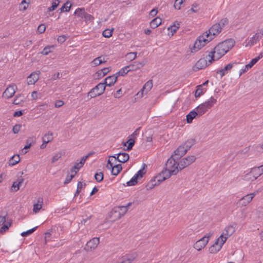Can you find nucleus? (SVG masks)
Wrapping results in <instances>:
<instances>
[{
    "instance_id": "25",
    "label": "nucleus",
    "mask_w": 263,
    "mask_h": 263,
    "mask_svg": "<svg viewBox=\"0 0 263 263\" xmlns=\"http://www.w3.org/2000/svg\"><path fill=\"white\" fill-rule=\"evenodd\" d=\"M110 70V67L104 68L100 70H98L95 73V77L97 79H100L101 78H103L106 74H107Z\"/></svg>"
},
{
    "instance_id": "3",
    "label": "nucleus",
    "mask_w": 263,
    "mask_h": 263,
    "mask_svg": "<svg viewBox=\"0 0 263 263\" xmlns=\"http://www.w3.org/2000/svg\"><path fill=\"white\" fill-rule=\"evenodd\" d=\"M211 41V38L208 37V34L203 33L198 36L194 45L190 47V50L192 53H195L200 50Z\"/></svg>"
},
{
    "instance_id": "31",
    "label": "nucleus",
    "mask_w": 263,
    "mask_h": 263,
    "mask_svg": "<svg viewBox=\"0 0 263 263\" xmlns=\"http://www.w3.org/2000/svg\"><path fill=\"white\" fill-rule=\"evenodd\" d=\"M30 4V0H23L19 5L18 10L20 11H26Z\"/></svg>"
},
{
    "instance_id": "9",
    "label": "nucleus",
    "mask_w": 263,
    "mask_h": 263,
    "mask_svg": "<svg viewBox=\"0 0 263 263\" xmlns=\"http://www.w3.org/2000/svg\"><path fill=\"white\" fill-rule=\"evenodd\" d=\"M196 160V157L194 155H191L181 159L178 162L179 167L181 170L192 164Z\"/></svg>"
},
{
    "instance_id": "50",
    "label": "nucleus",
    "mask_w": 263,
    "mask_h": 263,
    "mask_svg": "<svg viewBox=\"0 0 263 263\" xmlns=\"http://www.w3.org/2000/svg\"><path fill=\"white\" fill-rule=\"evenodd\" d=\"M71 7V4L70 3V2L69 1H67L61 7V11L62 12H68V11H69Z\"/></svg>"
},
{
    "instance_id": "51",
    "label": "nucleus",
    "mask_w": 263,
    "mask_h": 263,
    "mask_svg": "<svg viewBox=\"0 0 263 263\" xmlns=\"http://www.w3.org/2000/svg\"><path fill=\"white\" fill-rule=\"evenodd\" d=\"M159 185L157 182H155L153 179L151 180L146 185V188L147 190H151L154 188L155 186Z\"/></svg>"
},
{
    "instance_id": "7",
    "label": "nucleus",
    "mask_w": 263,
    "mask_h": 263,
    "mask_svg": "<svg viewBox=\"0 0 263 263\" xmlns=\"http://www.w3.org/2000/svg\"><path fill=\"white\" fill-rule=\"evenodd\" d=\"M216 102V99L214 98L213 97H211L207 101L198 105L196 109L198 112L199 116H201L204 114L209 109L212 108Z\"/></svg>"
},
{
    "instance_id": "5",
    "label": "nucleus",
    "mask_w": 263,
    "mask_h": 263,
    "mask_svg": "<svg viewBox=\"0 0 263 263\" xmlns=\"http://www.w3.org/2000/svg\"><path fill=\"white\" fill-rule=\"evenodd\" d=\"M228 23V20L226 18L221 20L218 23L213 25L205 34H208V37L211 38V40L215 35L218 34L221 31L224 25Z\"/></svg>"
},
{
    "instance_id": "64",
    "label": "nucleus",
    "mask_w": 263,
    "mask_h": 263,
    "mask_svg": "<svg viewBox=\"0 0 263 263\" xmlns=\"http://www.w3.org/2000/svg\"><path fill=\"white\" fill-rule=\"evenodd\" d=\"M85 19V21L86 22H91L92 21L93 17L92 15H91L90 14H89L87 13H86L85 16H84V18Z\"/></svg>"
},
{
    "instance_id": "30",
    "label": "nucleus",
    "mask_w": 263,
    "mask_h": 263,
    "mask_svg": "<svg viewBox=\"0 0 263 263\" xmlns=\"http://www.w3.org/2000/svg\"><path fill=\"white\" fill-rule=\"evenodd\" d=\"M23 181L24 179L20 178L18 179L16 181L14 182L11 186V191L13 192L17 191L20 189V187L22 185Z\"/></svg>"
},
{
    "instance_id": "27",
    "label": "nucleus",
    "mask_w": 263,
    "mask_h": 263,
    "mask_svg": "<svg viewBox=\"0 0 263 263\" xmlns=\"http://www.w3.org/2000/svg\"><path fill=\"white\" fill-rule=\"evenodd\" d=\"M262 57V54H260L257 57L253 59L249 64L246 65V67L243 70V72H245L247 71L249 68H251Z\"/></svg>"
},
{
    "instance_id": "10",
    "label": "nucleus",
    "mask_w": 263,
    "mask_h": 263,
    "mask_svg": "<svg viewBox=\"0 0 263 263\" xmlns=\"http://www.w3.org/2000/svg\"><path fill=\"white\" fill-rule=\"evenodd\" d=\"M16 90L17 86L15 84L9 85L3 92L2 97L5 99H10L14 96Z\"/></svg>"
},
{
    "instance_id": "55",
    "label": "nucleus",
    "mask_w": 263,
    "mask_h": 263,
    "mask_svg": "<svg viewBox=\"0 0 263 263\" xmlns=\"http://www.w3.org/2000/svg\"><path fill=\"white\" fill-rule=\"evenodd\" d=\"M11 226V223L9 222H7L6 224H4L0 229V233L1 234H4L6 231H7L9 227Z\"/></svg>"
},
{
    "instance_id": "24",
    "label": "nucleus",
    "mask_w": 263,
    "mask_h": 263,
    "mask_svg": "<svg viewBox=\"0 0 263 263\" xmlns=\"http://www.w3.org/2000/svg\"><path fill=\"white\" fill-rule=\"evenodd\" d=\"M179 26L180 23L177 21H175L172 26L168 27V35L171 36H173L179 28Z\"/></svg>"
},
{
    "instance_id": "23",
    "label": "nucleus",
    "mask_w": 263,
    "mask_h": 263,
    "mask_svg": "<svg viewBox=\"0 0 263 263\" xmlns=\"http://www.w3.org/2000/svg\"><path fill=\"white\" fill-rule=\"evenodd\" d=\"M261 38V36H260L259 33H256L249 40V41L247 42L246 45H245L246 47L252 46L254 44H256Z\"/></svg>"
},
{
    "instance_id": "53",
    "label": "nucleus",
    "mask_w": 263,
    "mask_h": 263,
    "mask_svg": "<svg viewBox=\"0 0 263 263\" xmlns=\"http://www.w3.org/2000/svg\"><path fill=\"white\" fill-rule=\"evenodd\" d=\"M185 0H176L174 7L176 10H180L181 9V5L183 4Z\"/></svg>"
},
{
    "instance_id": "2",
    "label": "nucleus",
    "mask_w": 263,
    "mask_h": 263,
    "mask_svg": "<svg viewBox=\"0 0 263 263\" xmlns=\"http://www.w3.org/2000/svg\"><path fill=\"white\" fill-rule=\"evenodd\" d=\"M235 231V228L232 225L227 226L222 233L216 239L213 245L209 248L211 254H216L220 251L228 238Z\"/></svg>"
},
{
    "instance_id": "62",
    "label": "nucleus",
    "mask_w": 263,
    "mask_h": 263,
    "mask_svg": "<svg viewBox=\"0 0 263 263\" xmlns=\"http://www.w3.org/2000/svg\"><path fill=\"white\" fill-rule=\"evenodd\" d=\"M82 166L80 165L79 163H76L74 166L71 168V172L72 173H74V171H77V172L79 170L80 168H81Z\"/></svg>"
},
{
    "instance_id": "12",
    "label": "nucleus",
    "mask_w": 263,
    "mask_h": 263,
    "mask_svg": "<svg viewBox=\"0 0 263 263\" xmlns=\"http://www.w3.org/2000/svg\"><path fill=\"white\" fill-rule=\"evenodd\" d=\"M106 168L111 170V174L114 176L118 175L122 169L121 164H114V162H111V159L108 160Z\"/></svg>"
},
{
    "instance_id": "20",
    "label": "nucleus",
    "mask_w": 263,
    "mask_h": 263,
    "mask_svg": "<svg viewBox=\"0 0 263 263\" xmlns=\"http://www.w3.org/2000/svg\"><path fill=\"white\" fill-rule=\"evenodd\" d=\"M145 65V63L135 61L131 64L127 65L129 71H135L140 69Z\"/></svg>"
},
{
    "instance_id": "56",
    "label": "nucleus",
    "mask_w": 263,
    "mask_h": 263,
    "mask_svg": "<svg viewBox=\"0 0 263 263\" xmlns=\"http://www.w3.org/2000/svg\"><path fill=\"white\" fill-rule=\"evenodd\" d=\"M36 228H37V227H34L31 229H30L26 232H23L21 234V235L23 237H25L28 235H29L31 234L35 230Z\"/></svg>"
},
{
    "instance_id": "37",
    "label": "nucleus",
    "mask_w": 263,
    "mask_h": 263,
    "mask_svg": "<svg viewBox=\"0 0 263 263\" xmlns=\"http://www.w3.org/2000/svg\"><path fill=\"white\" fill-rule=\"evenodd\" d=\"M20 161L19 155L13 156L9 161V165L10 166H14Z\"/></svg>"
},
{
    "instance_id": "4",
    "label": "nucleus",
    "mask_w": 263,
    "mask_h": 263,
    "mask_svg": "<svg viewBox=\"0 0 263 263\" xmlns=\"http://www.w3.org/2000/svg\"><path fill=\"white\" fill-rule=\"evenodd\" d=\"M262 175H263V164L251 168L250 172L244 176L243 179L248 181H253Z\"/></svg>"
},
{
    "instance_id": "22",
    "label": "nucleus",
    "mask_w": 263,
    "mask_h": 263,
    "mask_svg": "<svg viewBox=\"0 0 263 263\" xmlns=\"http://www.w3.org/2000/svg\"><path fill=\"white\" fill-rule=\"evenodd\" d=\"M252 200V198L251 197V196L249 194H247L239 199L238 203L240 206H245L250 203Z\"/></svg>"
},
{
    "instance_id": "45",
    "label": "nucleus",
    "mask_w": 263,
    "mask_h": 263,
    "mask_svg": "<svg viewBox=\"0 0 263 263\" xmlns=\"http://www.w3.org/2000/svg\"><path fill=\"white\" fill-rule=\"evenodd\" d=\"M74 14L77 15L79 17L83 18L85 16L86 12L84 8H78L76 10Z\"/></svg>"
},
{
    "instance_id": "8",
    "label": "nucleus",
    "mask_w": 263,
    "mask_h": 263,
    "mask_svg": "<svg viewBox=\"0 0 263 263\" xmlns=\"http://www.w3.org/2000/svg\"><path fill=\"white\" fill-rule=\"evenodd\" d=\"M105 90V83H100L88 92V96L91 98H95L103 94Z\"/></svg>"
},
{
    "instance_id": "36",
    "label": "nucleus",
    "mask_w": 263,
    "mask_h": 263,
    "mask_svg": "<svg viewBox=\"0 0 263 263\" xmlns=\"http://www.w3.org/2000/svg\"><path fill=\"white\" fill-rule=\"evenodd\" d=\"M35 142V138L33 136L29 137L26 140V145L24 146V149H29L32 145Z\"/></svg>"
},
{
    "instance_id": "32",
    "label": "nucleus",
    "mask_w": 263,
    "mask_h": 263,
    "mask_svg": "<svg viewBox=\"0 0 263 263\" xmlns=\"http://www.w3.org/2000/svg\"><path fill=\"white\" fill-rule=\"evenodd\" d=\"M106 61L105 60L104 57L102 56L99 57L98 58H95L91 62V64L92 66H97L102 63H105Z\"/></svg>"
},
{
    "instance_id": "54",
    "label": "nucleus",
    "mask_w": 263,
    "mask_h": 263,
    "mask_svg": "<svg viewBox=\"0 0 263 263\" xmlns=\"http://www.w3.org/2000/svg\"><path fill=\"white\" fill-rule=\"evenodd\" d=\"M114 29H105L103 31L102 35L105 37H110L112 34Z\"/></svg>"
},
{
    "instance_id": "63",
    "label": "nucleus",
    "mask_w": 263,
    "mask_h": 263,
    "mask_svg": "<svg viewBox=\"0 0 263 263\" xmlns=\"http://www.w3.org/2000/svg\"><path fill=\"white\" fill-rule=\"evenodd\" d=\"M213 232H209L206 235H205L203 237V239H205V241L208 243L210 240V238L213 236Z\"/></svg>"
},
{
    "instance_id": "52",
    "label": "nucleus",
    "mask_w": 263,
    "mask_h": 263,
    "mask_svg": "<svg viewBox=\"0 0 263 263\" xmlns=\"http://www.w3.org/2000/svg\"><path fill=\"white\" fill-rule=\"evenodd\" d=\"M128 144V146H127L126 150L130 151L132 149L134 144L135 140L133 138H130L128 140L124 143V146H126V144Z\"/></svg>"
},
{
    "instance_id": "42",
    "label": "nucleus",
    "mask_w": 263,
    "mask_h": 263,
    "mask_svg": "<svg viewBox=\"0 0 263 263\" xmlns=\"http://www.w3.org/2000/svg\"><path fill=\"white\" fill-rule=\"evenodd\" d=\"M24 101V96L21 95L19 94L16 96L15 98L13 100V103L15 105H19L21 104Z\"/></svg>"
},
{
    "instance_id": "34",
    "label": "nucleus",
    "mask_w": 263,
    "mask_h": 263,
    "mask_svg": "<svg viewBox=\"0 0 263 263\" xmlns=\"http://www.w3.org/2000/svg\"><path fill=\"white\" fill-rule=\"evenodd\" d=\"M136 256V254H128L125 256L121 263H132L135 259Z\"/></svg>"
},
{
    "instance_id": "13",
    "label": "nucleus",
    "mask_w": 263,
    "mask_h": 263,
    "mask_svg": "<svg viewBox=\"0 0 263 263\" xmlns=\"http://www.w3.org/2000/svg\"><path fill=\"white\" fill-rule=\"evenodd\" d=\"M153 86L152 80H148L142 87V89L137 93L138 98H141L146 95L152 88Z\"/></svg>"
},
{
    "instance_id": "14",
    "label": "nucleus",
    "mask_w": 263,
    "mask_h": 263,
    "mask_svg": "<svg viewBox=\"0 0 263 263\" xmlns=\"http://www.w3.org/2000/svg\"><path fill=\"white\" fill-rule=\"evenodd\" d=\"M210 65V64H209V57L208 55L206 58H202L199 60L193 67V70L196 71L200 69L205 68Z\"/></svg>"
},
{
    "instance_id": "1",
    "label": "nucleus",
    "mask_w": 263,
    "mask_h": 263,
    "mask_svg": "<svg viewBox=\"0 0 263 263\" xmlns=\"http://www.w3.org/2000/svg\"><path fill=\"white\" fill-rule=\"evenodd\" d=\"M235 43V41L231 39L218 44L208 55L209 64H211L213 61L218 60L222 57L234 47Z\"/></svg>"
},
{
    "instance_id": "46",
    "label": "nucleus",
    "mask_w": 263,
    "mask_h": 263,
    "mask_svg": "<svg viewBox=\"0 0 263 263\" xmlns=\"http://www.w3.org/2000/svg\"><path fill=\"white\" fill-rule=\"evenodd\" d=\"M233 66V64H229L225 66L224 68L220 70H219V73L221 74V76H224L227 71L230 70L231 69V68Z\"/></svg>"
},
{
    "instance_id": "44",
    "label": "nucleus",
    "mask_w": 263,
    "mask_h": 263,
    "mask_svg": "<svg viewBox=\"0 0 263 263\" xmlns=\"http://www.w3.org/2000/svg\"><path fill=\"white\" fill-rule=\"evenodd\" d=\"M195 144L194 139H189L185 141L182 145L184 146L186 151H189L191 147Z\"/></svg>"
},
{
    "instance_id": "38",
    "label": "nucleus",
    "mask_w": 263,
    "mask_h": 263,
    "mask_svg": "<svg viewBox=\"0 0 263 263\" xmlns=\"http://www.w3.org/2000/svg\"><path fill=\"white\" fill-rule=\"evenodd\" d=\"M65 153L64 150L60 151L55 153L52 159V163H54L59 159H60L63 156L65 155Z\"/></svg>"
},
{
    "instance_id": "17",
    "label": "nucleus",
    "mask_w": 263,
    "mask_h": 263,
    "mask_svg": "<svg viewBox=\"0 0 263 263\" xmlns=\"http://www.w3.org/2000/svg\"><path fill=\"white\" fill-rule=\"evenodd\" d=\"M41 72L36 71L31 73L27 78V84L28 85L34 84L39 79Z\"/></svg>"
},
{
    "instance_id": "43",
    "label": "nucleus",
    "mask_w": 263,
    "mask_h": 263,
    "mask_svg": "<svg viewBox=\"0 0 263 263\" xmlns=\"http://www.w3.org/2000/svg\"><path fill=\"white\" fill-rule=\"evenodd\" d=\"M195 144L194 139H189L185 141L182 145L184 146L186 151H189L191 147Z\"/></svg>"
},
{
    "instance_id": "47",
    "label": "nucleus",
    "mask_w": 263,
    "mask_h": 263,
    "mask_svg": "<svg viewBox=\"0 0 263 263\" xmlns=\"http://www.w3.org/2000/svg\"><path fill=\"white\" fill-rule=\"evenodd\" d=\"M110 216L112 221L118 220L122 217L121 215H119V213L115 212V208L111 211Z\"/></svg>"
},
{
    "instance_id": "6",
    "label": "nucleus",
    "mask_w": 263,
    "mask_h": 263,
    "mask_svg": "<svg viewBox=\"0 0 263 263\" xmlns=\"http://www.w3.org/2000/svg\"><path fill=\"white\" fill-rule=\"evenodd\" d=\"M176 159L174 156H171L166 163V168L164 170L168 172L171 176L176 175L179 171L181 170L179 167L178 162L176 161Z\"/></svg>"
},
{
    "instance_id": "28",
    "label": "nucleus",
    "mask_w": 263,
    "mask_h": 263,
    "mask_svg": "<svg viewBox=\"0 0 263 263\" xmlns=\"http://www.w3.org/2000/svg\"><path fill=\"white\" fill-rule=\"evenodd\" d=\"M129 156L127 153H122L117 154V160L122 163L126 162L129 159Z\"/></svg>"
},
{
    "instance_id": "59",
    "label": "nucleus",
    "mask_w": 263,
    "mask_h": 263,
    "mask_svg": "<svg viewBox=\"0 0 263 263\" xmlns=\"http://www.w3.org/2000/svg\"><path fill=\"white\" fill-rule=\"evenodd\" d=\"M83 184L82 182H81L80 181L78 182V184H77V189L74 194V197H76V196L79 195V194L81 192V190L83 187Z\"/></svg>"
},
{
    "instance_id": "11",
    "label": "nucleus",
    "mask_w": 263,
    "mask_h": 263,
    "mask_svg": "<svg viewBox=\"0 0 263 263\" xmlns=\"http://www.w3.org/2000/svg\"><path fill=\"white\" fill-rule=\"evenodd\" d=\"M145 164H143V167L141 168L136 174H135L132 179L127 182L126 184L128 186H133L135 185L138 182V180L142 178L143 176L145 174L146 171L145 170Z\"/></svg>"
},
{
    "instance_id": "61",
    "label": "nucleus",
    "mask_w": 263,
    "mask_h": 263,
    "mask_svg": "<svg viewBox=\"0 0 263 263\" xmlns=\"http://www.w3.org/2000/svg\"><path fill=\"white\" fill-rule=\"evenodd\" d=\"M46 30V26L44 24H40L37 27V32L39 33H43Z\"/></svg>"
},
{
    "instance_id": "16",
    "label": "nucleus",
    "mask_w": 263,
    "mask_h": 263,
    "mask_svg": "<svg viewBox=\"0 0 263 263\" xmlns=\"http://www.w3.org/2000/svg\"><path fill=\"white\" fill-rule=\"evenodd\" d=\"M171 177L168 172L163 170L161 173L154 178L155 182L159 185L161 182Z\"/></svg>"
},
{
    "instance_id": "41",
    "label": "nucleus",
    "mask_w": 263,
    "mask_h": 263,
    "mask_svg": "<svg viewBox=\"0 0 263 263\" xmlns=\"http://www.w3.org/2000/svg\"><path fill=\"white\" fill-rule=\"evenodd\" d=\"M128 72H129V69L128 68L127 66H126L123 68H122L118 72H117L115 76H124Z\"/></svg>"
},
{
    "instance_id": "18",
    "label": "nucleus",
    "mask_w": 263,
    "mask_h": 263,
    "mask_svg": "<svg viewBox=\"0 0 263 263\" xmlns=\"http://www.w3.org/2000/svg\"><path fill=\"white\" fill-rule=\"evenodd\" d=\"M187 152L184 146L181 144L174 151V155L172 156H174L175 158L178 159L185 155Z\"/></svg>"
},
{
    "instance_id": "15",
    "label": "nucleus",
    "mask_w": 263,
    "mask_h": 263,
    "mask_svg": "<svg viewBox=\"0 0 263 263\" xmlns=\"http://www.w3.org/2000/svg\"><path fill=\"white\" fill-rule=\"evenodd\" d=\"M100 242L99 237H94L88 241L85 247V250L87 252H91L95 250Z\"/></svg>"
},
{
    "instance_id": "40",
    "label": "nucleus",
    "mask_w": 263,
    "mask_h": 263,
    "mask_svg": "<svg viewBox=\"0 0 263 263\" xmlns=\"http://www.w3.org/2000/svg\"><path fill=\"white\" fill-rule=\"evenodd\" d=\"M53 139V134L51 132H48L42 138L43 142L45 143H49Z\"/></svg>"
},
{
    "instance_id": "49",
    "label": "nucleus",
    "mask_w": 263,
    "mask_h": 263,
    "mask_svg": "<svg viewBox=\"0 0 263 263\" xmlns=\"http://www.w3.org/2000/svg\"><path fill=\"white\" fill-rule=\"evenodd\" d=\"M137 54L136 52H129L125 55L126 59L128 61H132L136 58Z\"/></svg>"
},
{
    "instance_id": "48",
    "label": "nucleus",
    "mask_w": 263,
    "mask_h": 263,
    "mask_svg": "<svg viewBox=\"0 0 263 263\" xmlns=\"http://www.w3.org/2000/svg\"><path fill=\"white\" fill-rule=\"evenodd\" d=\"M54 48V45L47 46L43 49V51L41 52V53L43 55H48L49 53L52 51V50Z\"/></svg>"
},
{
    "instance_id": "39",
    "label": "nucleus",
    "mask_w": 263,
    "mask_h": 263,
    "mask_svg": "<svg viewBox=\"0 0 263 263\" xmlns=\"http://www.w3.org/2000/svg\"><path fill=\"white\" fill-rule=\"evenodd\" d=\"M206 91V89L202 87V85H198L195 93V97L198 98L200 97Z\"/></svg>"
},
{
    "instance_id": "19",
    "label": "nucleus",
    "mask_w": 263,
    "mask_h": 263,
    "mask_svg": "<svg viewBox=\"0 0 263 263\" xmlns=\"http://www.w3.org/2000/svg\"><path fill=\"white\" fill-rule=\"evenodd\" d=\"M208 243L205 239L201 238L194 244L193 247L198 251H200L204 248Z\"/></svg>"
},
{
    "instance_id": "33",
    "label": "nucleus",
    "mask_w": 263,
    "mask_h": 263,
    "mask_svg": "<svg viewBox=\"0 0 263 263\" xmlns=\"http://www.w3.org/2000/svg\"><path fill=\"white\" fill-rule=\"evenodd\" d=\"M128 211L127 208L125 206L115 207V212L119 213V215L124 216Z\"/></svg>"
},
{
    "instance_id": "35",
    "label": "nucleus",
    "mask_w": 263,
    "mask_h": 263,
    "mask_svg": "<svg viewBox=\"0 0 263 263\" xmlns=\"http://www.w3.org/2000/svg\"><path fill=\"white\" fill-rule=\"evenodd\" d=\"M162 23V20L161 18L159 17H157L153 19L151 22H150V26L152 28H155L158 27L159 25H160Z\"/></svg>"
},
{
    "instance_id": "21",
    "label": "nucleus",
    "mask_w": 263,
    "mask_h": 263,
    "mask_svg": "<svg viewBox=\"0 0 263 263\" xmlns=\"http://www.w3.org/2000/svg\"><path fill=\"white\" fill-rule=\"evenodd\" d=\"M118 79V76L114 74L111 76H108L105 78V81L103 83H105V86H113L117 82Z\"/></svg>"
},
{
    "instance_id": "26",
    "label": "nucleus",
    "mask_w": 263,
    "mask_h": 263,
    "mask_svg": "<svg viewBox=\"0 0 263 263\" xmlns=\"http://www.w3.org/2000/svg\"><path fill=\"white\" fill-rule=\"evenodd\" d=\"M43 204V200L42 198H39L37 202L33 204V212L36 214L42 208Z\"/></svg>"
},
{
    "instance_id": "60",
    "label": "nucleus",
    "mask_w": 263,
    "mask_h": 263,
    "mask_svg": "<svg viewBox=\"0 0 263 263\" xmlns=\"http://www.w3.org/2000/svg\"><path fill=\"white\" fill-rule=\"evenodd\" d=\"M76 174H77V171H74V173H72V174H71L70 175H67L66 178L64 183H68L70 182V181L71 180V179L73 178V177L75 176V175Z\"/></svg>"
},
{
    "instance_id": "57",
    "label": "nucleus",
    "mask_w": 263,
    "mask_h": 263,
    "mask_svg": "<svg viewBox=\"0 0 263 263\" xmlns=\"http://www.w3.org/2000/svg\"><path fill=\"white\" fill-rule=\"evenodd\" d=\"M59 4V2L57 0V1L53 2L52 3V6L48 8V10L49 11H52L57 8Z\"/></svg>"
},
{
    "instance_id": "58",
    "label": "nucleus",
    "mask_w": 263,
    "mask_h": 263,
    "mask_svg": "<svg viewBox=\"0 0 263 263\" xmlns=\"http://www.w3.org/2000/svg\"><path fill=\"white\" fill-rule=\"evenodd\" d=\"M95 179L98 182H101L103 179V174L102 173H97L95 176Z\"/></svg>"
},
{
    "instance_id": "29",
    "label": "nucleus",
    "mask_w": 263,
    "mask_h": 263,
    "mask_svg": "<svg viewBox=\"0 0 263 263\" xmlns=\"http://www.w3.org/2000/svg\"><path fill=\"white\" fill-rule=\"evenodd\" d=\"M199 116L198 112L196 110H193L190 111L186 116V121L187 123H191L193 121V120L197 116Z\"/></svg>"
}]
</instances>
